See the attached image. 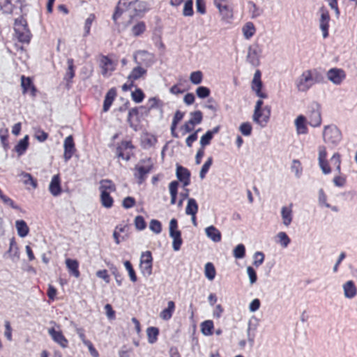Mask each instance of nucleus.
<instances>
[{"mask_svg":"<svg viewBox=\"0 0 357 357\" xmlns=\"http://www.w3.org/2000/svg\"><path fill=\"white\" fill-rule=\"evenodd\" d=\"M251 89L255 93L256 96L260 98L255 105L253 121L261 126H265L271 116V109L269 107L262 108L264 102L261 99L267 98L268 94L263 90L261 73L259 70H257L254 74V77L251 82Z\"/></svg>","mask_w":357,"mask_h":357,"instance_id":"f257e3e1","label":"nucleus"},{"mask_svg":"<svg viewBox=\"0 0 357 357\" xmlns=\"http://www.w3.org/2000/svg\"><path fill=\"white\" fill-rule=\"evenodd\" d=\"M318 161L319 165L324 174L331 173L333 168L337 172L338 175L335 176L333 182L337 187H343L347 183V176L341 173V155L339 153H335L330 159V162L327 160V151L324 146L319 147Z\"/></svg>","mask_w":357,"mask_h":357,"instance_id":"f03ea898","label":"nucleus"},{"mask_svg":"<svg viewBox=\"0 0 357 357\" xmlns=\"http://www.w3.org/2000/svg\"><path fill=\"white\" fill-rule=\"evenodd\" d=\"M324 80L323 74L317 68L306 70L298 78L296 85L301 92L307 91L314 84L321 83Z\"/></svg>","mask_w":357,"mask_h":357,"instance_id":"7ed1b4c3","label":"nucleus"},{"mask_svg":"<svg viewBox=\"0 0 357 357\" xmlns=\"http://www.w3.org/2000/svg\"><path fill=\"white\" fill-rule=\"evenodd\" d=\"M99 190L102 206L106 208H112L114 201L110 194L116 190L115 183L110 179H102L100 181Z\"/></svg>","mask_w":357,"mask_h":357,"instance_id":"20e7f679","label":"nucleus"},{"mask_svg":"<svg viewBox=\"0 0 357 357\" xmlns=\"http://www.w3.org/2000/svg\"><path fill=\"white\" fill-rule=\"evenodd\" d=\"M153 169V162L151 158L140 160L133 169V175L137 183L141 185L144 183Z\"/></svg>","mask_w":357,"mask_h":357,"instance_id":"39448f33","label":"nucleus"},{"mask_svg":"<svg viewBox=\"0 0 357 357\" xmlns=\"http://www.w3.org/2000/svg\"><path fill=\"white\" fill-rule=\"evenodd\" d=\"M14 29L16 37L20 43L26 44L30 43L31 34L28 29L26 20L23 17L16 19Z\"/></svg>","mask_w":357,"mask_h":357,"instance_id":"423d86ee","label":"nucleus"},{"mask_svg":"<svg viewBox=\"0 0 357 357\" xmlns=\"http://www.w3.org/2000/svg\"><path fill=\"white\" fill-rule=\"evenodd\" d=\"M307 120L308 124L314 128L319 127L322 123L321 106L317 102H312L309 105L307 111Z\"/></svg>","mask_w":357,"mask_h":357,"instance_id":"0eeeda50","label":"nucleus"},{"mask_svg":"<svg viewBox=\"0 0 357 357\" xmlns=\"http://www.w3.org/2000/svg\"><path fill=\"white\" fill-rule=\"evenodd\" d=\"M323 137L324 142L331 146H337L342 140V132L335 126H326L324 128Z\"/></svg>","mask_w":357,"mask_h":357,"instance_id":"6e6552de","label":"nucleus"},{"mask_svg":"<svg viewBox=\"0 0 357 357\" xmlns=\"http://www.w3.org/2000/svg\"><path fill=\"white\" fill-rule=\"evenodd\" d=\"M98 65L103 77H107L112 75L117 67V62L112 60L109 56L102 54L99 55Z\"/></svg>","mask_w":357,"mask_h":357,"instance_id":"1a4fd4ad","label":"nucleus"},{"mask_svg":"<svg viewBox=\"0 0 357 357\" xmlns=\"http://www.w3.org/2000/svg\"><path fill=\"white\" fill-rule=\"evenodd\" d=\"M135 149V146L131 140H123L116 145V156L126 161H128L133 155V150Z\"/></svg>","mask_w":357,"mask_h":357,"instance_id":"9d476101","label":"nucleus"},{"mask_svg":"<svg viewBox=\"0 0 357 357\" xmlns=\"http://www.w3.org/2000/svg\"><path fill=\"white\" fill-rule=\"evenodd\" d=\"M169 236L173 238L172 248L174 251H178L183 243L181 232L178 229V222L173 218L169 222Z\"/></svg>","mask_w":357,"mask_h":357,"instance_id":"9b49d317","label":"nucleus"},{"mask_svg":"<svg viewBox=\"0 0 357 357\" xmlns=\"http://www.w3.org/2000/svg\"><path fill=\"white\" fill-rule=\"evenodd\" d=\"M153 257L150 251L142 252L140 258L139 268L142 273L149 276L152 273Z\"/></svg>","mask_w":357,"mask_h":357,"instance_id":"f8f14e48","label":"nucleus"},{"mask_svg":"<svg viewBox=\"0 0 357 357\" xmlns=\"http://www.w3.org/2000/svg\"><path fill=\"white\" fill-rule=\"evenodd\" d=\"M20 79L22 93L24 95L29 93L32 98H35L37 95L38 90L33 84L32 78L22 75Z\"/></svg>","mask_w":357,"mask_h":357,"instance_id":"ddd939ff","label":"nucleus"},{"mask_svg":"<svg viewBox=\"0 0 357 357\" xmlns=\"http://www.w3.org/2000/svg\"><path fill=\"white\" fill-rule=\"evenodd\" d=\"M327 77L333 84L339 85L346 78V73L342 69L333 68L327 72Z\"/></svg>","mask_w":357,"mask_h":357,"instance_id":"4468645a","label":"nucleus"},{"mask_svg":"<svg viewBox=\"0 0 357 357\" xmlns=\"http://www.w3.org/2000/svg\"><path fill=\"white\" fill-rule=\"evenodd\" d=\"M48 333L51 336L52 339L60 345V347L63 349L68 347V340L64 336L61 331H56L54 328H50L48 329Z\"/></svg>","mask_w":357,"mask_h":357,"instance_id":"2eb2a0df","label":"nucleus"},{"mask_svg":"<svg viewBox=\"0 0 357 357\" xmlns=\"http://www.w3.org/2000/svg\"><path fill=\"white\" fill-rule=\"evenodd\" d=\"M126 10L132 11V14L130 15V17L137 16L149 10V5L146 1L137 0L133 5L130 6L125 10V11Z\"/></svg>","mask_w":357,"mask_h":357,"instance_id":"dca6fc26","label":"nucleus"},{"mask_svg":"<svg viewBox=\"0 0 357 357\" xmlns=\"http://www.w3.org/2000/svg\"><path fill=\"white\" fill-rule=\"evenodd\" d=\"M329 22H330V15L328 11L322 8H321V17L319 20V26L323 33V37L324 38L328 36V29H329Z\"/></svg>","mask_w":357,"mask_h":357,"instance_id":"f3484780","label":"nucleus"},{"mask_svg":"<svg viewBox=\"0 0 357 357\" xmlns=\"http://www.w3.org/2000/svg\"><path fill=\"white\" fill-rule=\"evenodd\" d=\"M63 146V158L66 161H68L73 157L76 151L74 139L72 135H69L65 139Z\"/></svg>","mask_w":357,"mask_h":357,"instance_id":"a211bd4d","label":"nucleus"},{"mask_svg":"<svg viewBox=\"0 0 357 357\" xmlns=\"http://www.w3.org/2000/svg\"><path fill=\"white\" fill-rule=\"evenodd\" d=\"M137 1V0H119L112 17L115 23H116L117 20L121 16L125 10L130 6L133 5V3Z\"/></svg>","mask_w":357,"mask_h":357,"instance_id":"6ab92c4d","label":"nucleus"},{"mask_svg":"<svg viewBox=\"0 0 357 357\" xmlns=\"http://www.w3.org/2000/svg\"><path fill=\"white\" fill-rule=\"evenodd\" d=\"M61 178L59 174L54 175L49 185V191L54 197H57L62 192Z\"/></svg>","mask_w":357,"mask_h":357,"instance_id":"aec40b11","label":"nucleus"},{"mask_svg":"<svg viewBox=\"0 0 357 357\" xmlns=\"http://www.w3.org/2000/svg\"><path fill=\"white\" fill-rule=\"evenodd\" d=\"M307 120L304 115H298L294 121L296 132L298 135H305L308 132Z\"/></svg>","mask_w":357,"mask_h":357,"instance_id":"412c9836","label":"nucleus"},{"mask_svg":"<svg viewBox=\"0 0 357 357\" xmlns=\"http://www.w3.org/2000/svg\"><path fill=\"white\" fill-rule=\"evenodd\" d=\"M177 178L183 183L184 187L188 185L190 183V171L181 165H178L176 168Z\"/></svg>","mask_w":357,"mask_h":357,"instance_id":"4be33fe9","label":"nucleus"},{"mask_svg":"<svg viewBox=\"0 0 357 357\" xmlns=\"http://www.w3.org/2000/svg\"><path fill=\"white\" fill-rule=\"evenodd\" d=\"M66 268L68 273L76 278L80 277V271L79 270V262L77 259L68 258L65 261Z\"/></svg>","mask_w":357,"mask_h":357,"instance_id":"5701e85b","label":"nucleus"},{"mask_svg":"<svg viewBox=\"0 0 357 357\" xmlns=\"http://www.w3.org/2000/svg\"><path fill=\"white\" fill-rule=\"evenodd\" d=\"M293 204L289 206H283L281 209V216L282 222L285 226H289L292 222L293 219Z\"/></svg>","mask_w":357,"mask_h":357,"instance_id":"b1692460","label":"nucleus"},{"mask_svg":"<svg viewBox=\"0 0 357 357\" xmlns=\"http://www.w3.org/2000/svg\"><path fill=\"white\" fill-rule=\"evenodd\" d=\"M67 65L68 68L66 69L64 80L66 81L67 84L69 85L72 83V80L75 75V66L74 64V60L72 58H69L67 59Z\"/></svg>","mask_w":357,"mask_h":357,"instance_id":"393cba45","label":"nucleus"},{"mask_svg":"<svg viewBox=\"0 0 357 357\" xmlns=\"http://www.w3.org/2000/svg\"><path fill=\"white\" fill-rule=\"evenodd\" d=\"M116 96V91L114 88L110 89L106 93L102 111L104 112H107L110 107L112 106L115 98Z\"/></svg>","mask_w":357,"mask_h":357,"instance_id":"a878e982","label":"nucleus"},{"mask_svg":"<svg viewBox=\"0 0 357 357\" xmlns=\"http://www.w3.org/2000/svg\"><path fill=\"white\" fill-rule=\"evenodd\" d=\"M344 294L346 298H353L357 294V288L352 280L347 281L343 284Z\"/></svg>","mask_w":357,"mask_h":357,"instance_id":"bb28decb","label":"nucleus"},{"mask_svg":"<svg viewBox=\"0 0 357 357\" xmlns=\"http://www.w3.org/2000/svg\"><path fill=\"white\" fill-rule=\"evenodd\" d=\"M206 236L211 238L213 242H220L222 239V234L220 231L214 226L211 225L205 229Z\"/></svg>","mask_w":357,"mask_h":357,"instance_id":"cd10ccee","label":"nucleus"},{"mask_svg":"<svg viewBox=\"0 0 357 357\" xmlns=\"http://www.w3.org/2000/svg\"><path fill=\"white\" fill-rule=\"evenodd\" d=\"M175 303L174 301H170L167 303V307L165 308L160 313V317L163 320H169L172 318L174 312L175 311Z\"/></svg>","mask_w":357,"mask_h":357,"instance_id":"c85d7f7f","label":"nucleus"},{"mask_svg":"<svg viewBox=\"0 0 357 357\" xmlns=\"http://www.w3.org/2000/svg\"><path fill=\"white\" fill-rule=\"evenodd\" d=\"M146 73V70L141 66H137L134 68L129 75L128 79L131 82H134L135 80L139 79Z\"/></svg>","mask_w":357,"mask_h":357,"instance_id":"c756f323","label":"nucleus"},{"mask_svg":"<svg viewBox=\"0 0 357 357\" xmlns=\"http://www.w3.org/2000/svg\"><path fill=\"white\" fill-rule=\"evenodd\" d=\"M15 227L17 231V234L24 238L29 233V228L26 222L23 220H18L15 222Z\"/></svg>","mask_w":357,"mask_h":357,"instance_id":"7c9ffc66","label":"nucleus"},{"mask_svg":"<svg viewBox=\"0 0 357 357\" xmlns=\"http://www.w3.org/2000/svg\"><path fill=\"white\" fill-rule=\"evenodd\" d=\"M29 146V136L26 135L23 139H20L15 146V151L21 155L26 151Z\"/></svg>","mask_w":357,"mask_h":357,"instance_id":"2f4dec72","label":"nucleus"},{"mask_svg":"<svg viewBox=\"0 0 357 357\" xmlns=\"http://www.w3.org/2000/svg\"><path fill=\"white\" fill-rule=\"evenodd\" d=\"M198 204L196 200L193 198H190L185 208V213L191 216H194L198 211Z\"/></svg>","mask_w":357,"mask_h":357,"instance_id":"473e14b6","label":"nucleus"},{"mask_svg":"<svg viewBox=\"0 0 357 357\" xmlns=\"http://www.w3.org/2000/svg\"><path fill=\"white\" fill-rule=\"evenodd\" d=\"M148 342L151 344L155 343L159 335V329L156 327L151 326L146 329Z\"/></svg>","mask_w":357,"mask_h":357,"instance_id":"72a5a7b5","label":"nucleus"},{"mask_svg":"<svg viewBox=\"0 0 357 357\" xmlns=\"http://www.w3.org/2000/svg\"><path fill=\"white\" fill-rule=\"evenodd\" d=\"M256 32V29L252 22H247L243 27V33L246 39H250Z\"/></svg>","mask_w":357,"mask_h":357,"instance_id":"f704fd0d","label":"nucleus"},{"mask_svg":"<svg viewBox=\"0 0 357 357\" xmlns=\"http://www.w3.org/2000/svg\"><path fill=\"white\" fill-rule=\"evenodd\" d=\"M223 20H228L233 17V10L229 6L228 3H225L218 8Z\"/></svg>","mask_w":357,"mask_h":357,"instance_id":"c9c22d12","label":"nucleus"},{"mask_svg":"<svg viewBox=\"0 0 357 357\" xmlns=\"http://www.w3.org/2000/svg\"><path fill=\"white\" fill-rule=\"evenodd\" d=\"M204 274L209 280H213L216 275V271L213 263L207 262L204 267Z\"/></svg>","mask_w":357,"mask_h":357,"instance_id":"e433bc0d","label":"nucleus"},{"mask_svg":"<svg viewBox=\"0 0 357 357\" xmlns=\"http://www.w3.org/2000/svg\"><path fill=\"white\" fill-rule=\"evenodd\" d=\"M214 328L213 322L211 320H206L202 323L201 331L205 335H211L213 334Z\"/></svg>","mask_w":357,"mask_h":357,"instance_id":"4c0bfd02","label":"nucleus"},{"mask_svg":"<svg viewBox=\"0 0 357 357\" xmlns=\"http://www.w3.org/2000/svg\"><path fill=\"white\" fill-rule=\"evenodd\" d=\"M96 20V15L93 13H91L89 15V17L85 20L84 26V36L86 37L90 34L91 27L93 22Z\"/></svg>","mask_w":357,"mask_h":357,"instance_id":"58836bf2","label":"nucleus"},{"mask_svg":"<svg viewBox=\"0 0 357 357\" xmlns=\"http://www.w3.org/2000/svg\"><path fill=\"white\" fill-rule=\"evenodd\" d=\"M188 88H185L183 83L179 82L176 84H174L170 89L169 91L171 93L174 95H179L183 93L185 91H188Z\"/></svg>","mask_w":357,"mask_h":357,"instance_id":"ea45409f","label":"nucleus"},{"mask_svg":"<svg viewBox=\"0 0 357 357\" xmlns=\"http://www.w3.org/2000/svg\"><path fill=\"white\" fill-rule=\"evenodd\" d=\"M21 176L22 178L23 183L25 185H31L33 188H37V181L30 174L23 172L22 173Z\"/></svg>","mask_w":357,"mask_h":357,"instance_id":"a19ab883","label":"nucleus"},{"mask_svg":"<svg viewBox=\"0 0 357 357\" xmlns=\"http://www.w3.org/2000/svg\"><path fill=\"white\" fill-rule=\"evenodd\" d=\"M203 119V115L202 112L199 110L195 111L194 112H192L190 114V119L189 121H190L191 124H193L195 126L201 123Z\"/></svg>","mask_w":357,"mask_h":357,"instance_id":"79ce46f5","label":"nucleus"},{"mask_svg":"<svg viewBox=\"0 0 357 357\" xmlns=\"http://www.w3.org/2000/svg\"><path fill=\"white\" fill-rule=\"evenodd\" d=\"M145 31L146 24L144 22H139L132 28V32L135 36L142 35Z\"/></svg>","mask_w":357,"mask_h":357,"instance_id":"37998d69","label":"nucleus"},{"mask_svg":"<svg viewBox=\"0 0 357 357\" xmlns=\"http://www.w3.org/2000/svg\"><path fill=\"white\" fill-rule=\"evenodd\" d=\"M124 266L128 272V275L130 277V279L132 282H135L137 280V277L135 273V271L134 270L132 264L130 261H126L124 262Z\"/></svg>","mask_w":357,"mask_h":357,"instance_id":"c03bdc74","label":"nucleus"},{"mask_svg":"<svg viewBox=\"0 0 357 357\" xmlns=\"http://www.w3.org/2000/svg\"><path fill=\"white\" fill-rule=\"evenodd\" d=\"M203 79V73L200 70L191 73L190 75V80L194 84H199Z\"/></svg>","mask_w":357,"mask_h":357,"instance_id":"a18cd8bd","label":"nucleus"},{"mask_svg":"<svg viewBox=\"0 0 357 357\" xmlns=\"http://www.w3.org/2000/svg\"><path fill=\"white\" fill-rule=\"evenodd\" d=\"M0 139L3 148L7 149L8 148V130L7 128L0 129Z\"/></svg>","mask_w":357,"mask_h":357,"instance_id":"49530a36","label":"nucleus"},{"mask_svg":"<svg viewBox=\"0 0 357 357\" xmlns=\"http://www.w3.org/2000/svg\"><path fill=\"white\" fill-rule=\"evenodd\" d=\"M213 163V158L212 157H209L207 160L204 162V164L203 165L202 169H201V171H200V173H199V176L202 179L204 178L205 176H206V174H207V172H208L211 165Z\"/></svg>","mask_w":357,"mask_h":357,"instance_id":"de8ad7c7","label":"nucleus"},{"mask_svg":"<svg viewBox=\"0 0 357 357\" xmlns=\"http://www.w3.org/2000/svg\"><path fill=\"white\" fill-rule=\"evenodd\" d=\"M134 225L135 228L139 231L144 230L146 227V222L142 215H137L135 217L134 220Z\"/></svg>","mask_w":357,"mask_h":357,"instance_id":"09e8293b","label":"nucleus"},{"mask_svg":"<svg viewBox=\"0 0 357 357\" xmlns=\"http://www.w3.org/2000/svg\"><path fill=\"white\" fill-rule=\"evenodd\" d=\"M193 13V1L187 0L184 4L183 14L184 16H192Z\"/></svg>","mask_w":357,"mask_h":357,"instance_id":"8fccbe9b","label":"nucleus"},{"mask_svg":"<svg viewBox=\"0 0 357 357\" xmlns=\"http://www.w3.org/2000/svg\"><path fill=\"white\" fill-rule=\"evenodd\" d=\"M149 228L153 232L158 234L162 231V224L158 220H151L149 223Z\"/></svg>","mask_w":357,"mask_h":357,"instance_id":"3c124183","label":"nucleus"},{"mask_svg":"<svg viewBox=\"0 0 357 357\" xmlns=\"http://www.w3.org/2000/svg\"><path fill=\"white\" fill-rule=\"evenodd\" d=\"M144 97V93L140 89H137L135 91L132 93V98L137 103L142 102Z\"/></svg>","mask_w":357,"mask_h":357,"instance_id":"603ef678","label":"nucleus"},{"mask_svg":"<svg viewBox=\"0 0 357 357\" xmlns=\"http://www.w3.org/2000/svg\"><path fill=\"white\" fill-rule=\"evenodd\" d=\"M48 133L38 128L35 130L34 137L39 142H43L48 138Z\"/></svg>","mask_w":357,"mask_h":357,"instance_id":"864d4df0","label":"nucleus"},{"mask_svg":"<svg viewBox=\"0 0 357 357\" xmlns=\"http://www.w3.org/2000/svg\"><path fill=\"white\" fill-rule=\"evenodd\" d=\"M135 204H136L135 199L134 197H130V196L125 197L122 202V206L126 209L131 208L134 207L135 206Z\"/></svg>","mask_w":357,"mask_h":357,"instance_id":"5fc2aeb1","label":"nucleus"},{"mask_svg":"<svg viewBox=\"0 0 357 357\" xmlns=\"http://www.w3.org/2000/svg\"><path fill=\"white\" fill-rule=\"evenodd\" d=\"M0 7L6 13H11L13 9L11 0H0Z\"/></svg>","mask_w":357,"mask_h":357,"instance_id":"6e6d98bb","label":"nucleus"},{"mask_svg":"<svg viewBox=\"0 0 357 357\" xmlns=\"http://www.w3.org/2000/svg\"><path fill=\"white\" fill-rule=\"evenodd\" d=\"M211 91L210 89L206 86H199L196 89V93L197 96L199 98H207L210 95Z\"/></svg>","mask_w":357,"mask_h":357,"instance_id":"4d7b16f0","label":"nucleus"},{"mask_svg":"<svg viewBox=\"0 0 357 357\" xmlns=\"http://www.w3.org/2000/svg\"><path fill=\"white\" fill-rule=\"evenodd\" d=\"M239 130L243 135L249 136L252 133V128L249 122H245L240 126Z\"/></svg>","mask_w":357,"mask_h":357,"instance_id":"13d9d810","label":"nucleus"},{"mask_svg":"<svg viewBox=\"0 0 357 357\" xmlns=\"http://www.w3.org/2000/svg\"><path fill=\"white\" fill-rule=\"evenodd\" d=\"M245 248L243 244H238L234 250V256L236 259H241L245 256Z\"/></svg>","mask_w":357,"mask_h":357,"instance_id":"bf43d9fd","label":"nucleus"},{"mask_svg":"<svg viewBox=\"0 0 357 357\" xmlns=\"http://www.w3.org/2000/svg\"><path fill=\"white\" fill-rule=\"evenodd\" d=\"M213 137V136L211 135V132L207 131L200 139L201 147L204 149L206 146L210 144Z\"/></svg>","mask_w":357,"mask_h":357,"instance_id":"052dcab7","label":"nucleus"},{"mask_svg":"<svg viewBox=\"0 0 357 357\" xmlns=\"http://www.w3.org/2000/svg\"><path fill=\"white\" fill-rule=\"evenodd\" d=\"M278 237L279 238L280 243L284 247L286 248L290 243V238L287 236L285 232L281 231L278 234Z\"/></svg>","mask_w":357,"mask_h":357,"instance_id":"680f3d73","label":"nucleus"},{"mask_svg":"<svg viewBox=\"0 0 357 357\" xmlns=\"http://www.w3.org/2000/svg\"><path fill=\"white\" fill-rule=\"evenodd\" d=\"M291 170L297 176H299L302 172L303 168L301 162L298 160H294L291 165Z\"/></svg>","mask_w":357,"mask_h":357,"instance_id":"e2e57ef3","label":"nucleus"},{"mask_svg":"<svg viewBox=\"0 0 357 357\" xmlns=\"http://www.w3.org/2000/svg\"><path fill=\"white\" fill-rule=\"evenodd\" d=\"M264 260V255L261 252H257L254 255V262L253 264L258 267L261 265Z\"/></svg>","mask_w":357,"mask_h":357,"instance_id":"0e129e2a","label":"nucleus"},{"mask_svg":"<svg viewBox=\"0 0 357 357\" xmlns=\"http://www.w3.org/2000/svg\"><path fill=\"white\" fill-rule=\"evenodd\" d=\"M201 130V129H198L195 132H194L192 134H191L190 135H189L186 140H185V143H186V145L188 146V147H191L192 146V144L197 141V138H198V135H197V133Z\"/></svg>","mask_w":357,"mask_h":357,"instance_id":"69168bd1","label":"nucleus"},{"mask_svg":"<svg viewBox=\"0 0 357 357\" xmlns=\"http://www.w3.org/2000/svg\"><path fill=\"white\" fill-rule=\"evenodd\" d=\"M178 185L177 181H173L169 184V190L171 196L177 197Z\"/></svg>","mask_w":357,"mask_h":357,"instance_id":"338daca9","label":"nucleus"},{"mask_svg":"<svg viewBox=\"0 0 357 357\" xmlns=\"http://www.w3.org/2000/svg\"><path fill=\"white\" fill-rule=\"evenodd\" d=\"M57 294L56 289L52 284L48 285V289L47 291V295L50 300L52 301H54Z\"/></svg>","mask_w":357,"mask_h":357,"instance_id":"774afa93","label":"nucleus"}]
</instances>
